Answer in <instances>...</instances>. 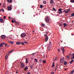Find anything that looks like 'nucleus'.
<instances>
[{
    "mask_svg": "<svg viewBox=\"0 0 74 74\" xmlns=\"http://www.w3.org/2000/svg\"><path fill=\"white\" fill-rule=\"evenodd\" d=\"M26 35V34L25 33H23L21 35V37H23V38H24V37H25Z\"/></svg>",
    "mask_w": 74,
    "mask_h": 74,
    "instance_id": "obj_2",
    "label": "nucleus"
},
{
    "mask_svg": "<svg viewBox=\"0 0 74 74\" xmlns=\"http://www.w3.org/2000/svg\"><path fill=\"white\" fill-rule=\"evenodd\" d=\"M30 67L31 69H33V65H31L30 66Z\"/></svg>",
    "mask_w": 74,
    "mask_h": 74,
    "instance_id": "obj_35",
    "label": "nucleus"
},
{
    "mask_svg": "<svg viewBox=\"0 0 74 74\" xmlns=\"http://www.w3.org/2000/svg\"><path fill=\"white\" fill-rule=\"evenodd\" d=\"M45 36V41L47 42L48 40V37L47 36V35L45 34L44 35Z\"/></svg>",
    "mask_w": 74,
    "mask_h": 74,
    "instance_id": "obj_3",
    "label": "nucleus"
},
{
    "mask_svg": "<svg viewBox=\"0 0 74 74\" xmlns=\"http://www.w3.org/2000/svg\"><path fill=\"white\" fill-rule=\"evenodd\" d=\"M45 18V22H46L47 23H48L49 22V18H48V16H46Z\"/></svg>",
    "mask_w": 74,
    "mask_h": 74,
    "instance_id": "obj_1",
    "label": "nucleus"
},
{
    "mask_svg": "<svg viewBox=\"0 0 74 74\" xmlns=\"http://www.w3.org/2000/svg\"><path fill=\"white\" fill-rule=\"evenodd\" d=\"M57 70V69H56L55 70V71H56Z\"/></svg>",
    "mask_w": 74,
    "mask_h": 74,
    "instance_id": "obj_60",
    "label": "nucleus"
},
{
    "mask_svg": "<svg viewBox=\"0 0 74 74\" xmlns=\"http://www.w3.org/2000/svg\"><path fill=\"white\" fill-rule=\"evenodd\" d=\"M10 44H14V42H13V41H11V42L10 43Z\"/></svg>",
    "mask_w": 74,
    "mask_h": 74,
    "instance_id": "obj_33",
    "label": "nucleus"
},
{
    "mask_svg": "<svg viewBox=\"0 0 74 74\" xmlns=\"http://www.w3.org/2000/svg\"><path fill=\"white\" fill-rule=\"evenodd\" d=\"M21 65L22 68H24V67L25 66V64L23 62H22L21 63Z\"/></svg>",
    "mask_w": 74,
    "mask_h": 74,
    "instance_id": "obj_7",
    "label": "nucleus"
},
{
    "mask_svg": "<svg viewBox=\"0 0 74 74\" xmlns=\"http://www.w3.org/2000/svg\"><path fill=\"white\" fill-rule=\"evenodd\" d=\"M49 45H51V42H49Z\"/></svg>",
    "mask_w": 74,
    "mask_h": 74,
    "instance_id": "obj_39",
    "label": "nucleus"
},
{
    "mask_svg": "<svg viewBox=\"0 0 74 74\" xmlns=\"http://www.w3.org/2000/svg\"><path fill=\"white\" fill-rule=\"evenodd\" d=\"M71 16H74V13H73V14H71Z\"/></svg>",
    "mask_w": 74,
    "mask_h": 74,
    "instance_id": "obj_30",
    "label": "nucleus"
},
{
    "mask_svg": "<svg viewBox=\"0 0 74 74\" xmlns=\"http://www.w3.org/2000/svg\"><path fill=\"white\" fill-rule=\"evenodd\" d=\"M73 62H74V60H71V61L70 62V63L71 64V63H73Z\"/></svg>",
    "mask_w": 74,
    "mask_h": 74,
    "instance_id": "obj_19",
    "label": "nucleus"
},
{
    "mask_svg": "<svg viewBox=\"0 0 74 74\" xmlns=\"http://www.w3.org/2000/svg\"><path fill=\"white\" fill-rule=\"evenodd\" d=\"M24 42H25V44H28V42H26L24 41Z\"/></svg>",
    "mask_w": 74,
    "mask_h": 74,
    "instance_id": "obj_38",
    "label": "nucleus"
},
{
    "mask_svg": "<svg viewBox=\"0 0 74 74\" xmlns=\"http://www.w3.org/2000/svg\"><path fill=\"white\" fill-rule=\"evenodd\" d=\"M11 41H9L8 42H9V43H10V44H11Z\"/></svg>",
    "mask_w": 74,
    "mask_h": 74,
    "instance_id": "obj_43",
    "label": "nucleus"
},
{
    "mask_svg": "<svg viewBox=\"0 0 74 74\" xmlns=\"http://www.w3.org/2000/svg\"><path fill=\"white\" fill-rule=\"evenodd\" d=\"M61 49L62 51L63 54H64V51H65L64 49V48L62 47L61 48Z\"/></svg>",
    "mask_w": 74,
    "mask_h": 74,
    "instance_id": "obj_8",
    "label": "nucleus"
},
{
    "mask_svg": "<svg viewBox=\"0 0 74 74\" xmlns=\"http://www.w3.org/2000/svg\"><path fill=\"white\" fill-rule=\"evenodd\" d=\"M61 26H62V24H60Z\"/></svg>",
    "mask_w": 74,
    "mask_h": 74,
    "instance_id": "obj_63",
    "label": "nucleus"
},
{
    "mask_svg": "<svg viewBox=\"0 0 74 74\" xmlns=\"http://www.w3.org/2000/svg\"><path fill=\"white\" fill-rule=\"evenodd\" d=\"M4 44V43H1L0 45V47H3V44Z\"/></svg>",
    "mask_w": 74,
    "mask_h": 74,
    "instance_id": "obj_14",
    "label": "nucleus"
},
{
    "mask_svg": "<svg viewBox=\"0 0 74 74\" xmlns=\"http://www.w3.org/2000/svg\"><path fill=\"white\" fill-rule=\"evenodd\" d=\"M42 60H41V59H40V60H39V62H40V63H41V62H42Z\"/></svg>",
    "mask_w": 74,
    "mask_h": 74,
    "instance_id": "obj_32",
    "label": "nucleus"
},
{
    "mask_svg": "<svg viewBox=\"0 0 74 74\" xmlns=\"http://www.w3.org/2000/svg\"><path fill=\"white\" fill-rule=\"evenodd\" d=\"M60 62L61 63H63L64 62V57H63L62 58V59L61 60Z\"/></svg>",
    "mask_w": 74,
    "mask_h": 74,
    "instance_id": "obj_5",
    "label": "nucleus"
},
{
    "mask_svg": "<svg viewBox=\"0 0 74 74\" xmlns=\"http://www.w3.org/2000/svg\"><path fill=\"white\" fill-rule=\"evenodd\" d=\"M55 69H58V66H56V67H55Z\"/></svg>",
    "mask_w": 74,
    "mask_h": 74,
    "instance_id": "obj_37",
    "label": "nucleus"
},
{
    "mask_svg": "<svg viewBox=\"0 0 74 74\" xmlns=\"http://www.w3.org/2000/svg\"><path fill=\"white\" fill-rule=\"evenodd\" d=\"M66 12V14H67V13H67V11H66V12Z\"/></svg>",
    "mask_w": 74,
    "mask_h": 74,
    "instance_id": "obj_55",
    "label": "nucleus"
},
{
    "mask_svg": "<svg viewBox=\"0 0 74 74\" xmlns=\"http://www.w3.org/2000/svg\"><path fill=\"white\" fill-rule=\"evenodd\" d=\"M41 26H42V27H44V26H45V24H42Z\"/></svg>",
    "mask_w": 74,
    "mask_h": 74,
    "instance_id": "obj_24",
    "label": "nucleus"
},
{
    "mask_svg": "<svg viewBox=\"0 0 74 74\" xmlns=\"http://www.w3.org/2000/svg\"><path fill=\"white\" fill-rule=\"evenodd\" d=\"M44 4H46V1H44L43 2Z\"/></svg>",
    "mask_w": 74,
    "mask_h": 74,
    "instance_id": "obj_29",
    "label": "nucleus"
},
{
    "mask_svg": "<svg viewBox=\"0 0 74 74\" xmlns=\"http://www.w3.org/2000/svg\"><path fill=\"white\" fill-rule=\"evenodd\" d=\"M7 59H8V56L6 55L5 56V60H7Z\"/></svg>",
    "mask_w": 74,
    "mask_h": 74,
    "instance_id": "obj_20",
    "label": "nucleus"
},
{
    "mask_svg": "<svg viewBox=\"0 0 74 74\" xmlns=\"http://www.w3.org/2000/svg\"><path fill=\"white\" fill-rule=\"evenodd\" d=\"M18 73V71H16V74H17Z\"/></svg>",
    "mask_w": 74,
    "mask_h": 74,
    "instance_id": "obj_58",
    "label": "nucleus"
},
{
    "mask_svg": "<svg viewBox=\"0 0 74 74\" xmlns=\"http://www.w3.org/2000/svg\"><path fill=\"white\" fill-rule=\"evenodd\" d=\"M2 11H3V12H4V10L3 9H2Z\"/></svg>",
    "mask_w": 74,
    "mask_h": 74,
    "instance_id": "obj_42",
    "label": "nucleus"
},
{
    "mask_svg": "<svg viewBox=\"0 0 74 74\" xmlns=\"http://www.w3.org/2000/svg\"><path fill=\"white\" fill-rule=\"evenodd\" d=\"M16 44L17 45H20L21 44V43L20 42L18 41L16 42Z\"/></svg>",
    "mask_w": 74,
    "mask_h": 74,
    "instance_id": "obj_11",
    "label": "nucleus"
},
{
    "mask_svg": "<svg viewBox=\"0 0 74 74\" xmlns=\"http://www.w3.org/2000/svg\"><path fill=\"white\" fill-rule=\"evenodd\" d=\"M67 69H66V68H65V69H64V70H67Z\"/></svg>",
    "mask_w": 74,
    "mask_h": 74,
    "instance_id": "obj_57",
    "label": "nucleus"
},
{
    "mask_svg": "<svg viewBox=\"0 0 74 74\" xmlns=\"http://www.w3.org/2000/svg\"><path fill=\"white\" fill-rule=\"evenodd\" d=\"M27 74H30V72H28Z\"/></svg>",
    "mask_w": 74,
    "mask_h": 74,
    "instance_id": "obj_49",
    "label": "nucleus"
},
{
    "mask_svg": "<svg viewBox=\"0 0 74 74\" xmlns=\"http://www.w3.org/2000/svg\"><path fill=\"white\" fill-rule=\"evenodd\" d=\"M3 19L2 18H1L0 19V22H3Z\"/></svg>",
    "mask_w": 74,
    "mask_h": 74,
    "instance_id": "obj_17",
    "label": "nucleus"
},
{
    "mask_svg": "<svg viewBox=\"0 0 74 74\" xmlns=\"http://www.w3.org/2000/svg\"><path fill=\"white\" fill-rule=\"evenodd\" d=\"M71 59H73V57H71Z\"/></svg>",
    "mask_w": 74,
    "mask_h": 74,
    "instance_id": "obj_61",
    "label": "nucleus"
},
{
    "mask_svg": "<svg viewBox=\"0 0 74 74\" xmlns=\"http://www.w3.org/2000/svg\"><path fill=\"white\" fill-rule=\"evenodd\" d=\"M14 50H12L11 51L12 52V51H13Z\"/></svg>",
    "mask_w": 74,
    "mask_h": 74,
    "instance_id": "obj_59",
    "label": "nucleus"
},
{
    "mask_svg": "<svg viewBox=\"0 0 74 74\" xmlns=\"http://www.w3.org/2000/svg\"><path fill=\"white\" fill-rule=\"evenodd\" d=\"M34 60H35V62H38V60H37V59L36 58Z\"/></svg>",
    "mask_w": 74,
    "mask_h": 74,
    "instance_id": "obj_28",
    "label": "nucleus"
},
{
    "mask_svg": "<svg viewBox=\"0 0 74 74\" xmlns=\"http://www.w3.org/2000/svg\"><path fill=\"white\" fill-rule=\"evenodd\" d=\"M43 63H46V61L45 60H43Z\"/></svg>",
    "mask_w": 74,
    "mask_h": 74,
    "instance_id": "obj_31",
    "label": "nucleus"
},
{
    "mask_svg": "<svg viewBox=\"0 0 74 74\" xmlns=\"http://www.w3.org/2000/svg\"><path fill=\"white\" fill-rule=\"evenodd\" d=\"M63 12H66V10H64Z\"/></svg>",
    "mask_w": 74,
    "mask_h": 74,
    "instance_id": "obj_51",
    "label": "nucleus"
},
{
    "mask_svg": "<svg viewBox=\"0 0 74 74\" xmlns=\"http://www.w3.org/2000/svg\"><path fill=\"white\" fill-rule=\"evenodd\" d=\"M50 3L51 4H53L54 3V2L53 0H51L50 1Z\"/></svg>",
    "mask_w": 74,
    "mask_h": 74,
    "instance_id": "obj_10",
    "label": "nucleus"
},
{
    "mask_svg": "<svg viewBox=\"0 0 74 74\" xmlns=\"http://www.w3.org/2000/svg\"><path fill=\"white\" fill-rule=\"evenodd\" d=\"M1 38H2V39H3V40H4V39H5V36L3 35L1 36Z\"/></svg>",
    "mask_w": 74,
    "mask_h": 74,
    "instance_id": "obj_9",
    "label": "nucleus"
},
{
    "mask_svg": "<svg viewBox=\"0 0 74 74\" xmlns=\"http://www.w3.org/2000/svg\"><path fill=\"white\" fill-rule=\"evenodd\" d=\"M12 52L11 51H9V53H11Z\"/></svg>",
    "mask_w": 74,
    "mask_h": 74,
    "instance_id": "obj_50",
    "label": "nucleus"
},
{
    "mask_svg": "<svg viewBox=\"0 0 74 74\" xmlns=\"http://www.w3.org/2000/svg\"><path fill=\"white\" fill-rule=\"evenodd\" d=\"M4 44L5 45V47H6V46H7V44L6 43H4Z\"/></svg>",
    "mask_w": 74,
    "mask_h": 74,
    "instance_id": "obj_40",
    "label": "nucleus"
},
{
    "mask_svg": "<svg viewBox=\"0 0 74 74\" xmlns=\"http://www.w3.org/2000/svg\"><path fill=\"white\" fill-rule=\"evenodd\" d=\"M26 61L25 62L26 63H28V61H27V58H26Z\"/></svg>",
    "mask_w": 74,
    "mask_h": 74,
    "instance_id": "obj_18",
    "label": "nucleus"
},
{
    "mask_svg": "<svg viewBox=\"0 0 74 74\" xmlns=\"http://www.w3.org/2000/svg\"><path fill=\"white\" fill-rule=\"evenodd\" d=\"M71 3H74V0H71V1H70Z\"/></svg>",
    "mask_w": 74,
    "mask_h": 74,
    "instance_id": "obj_27",
    "label": "nucleus"
},
{
    "mask_svg": "<svg viewBox=\"0 0 74 74\" xmlns=\"http://www.w3.org/2000/svg\"><path fill=\"white\" fill-rule=\"evenodd\" d=\"M21 44L22 45H25V44L23 43V42L21 43Z\"/></svg>",
    "mask_w": 74,
    "mask_h": 74,
    "instance_id": "obj_45",
    "label": "nucleus"
},
{
    "mask_svg": "<svg viewBox=\"0 0 74 74\" xmlns=\"http://www.w3.org/2000/svg\"><path fill=\"white\" fill-rule=\"evenodd\" d=\"M58 51H60V49H58Z\"/></svg>",
    "mask_w": 74,
    "mask_h": 74,
    "instance_id": "obj_53",
    "label": "nucleus"
},
{
    "mask_svg": "<svg viewBox=\"0 0 74 74\" xmlns=\"http://www.w3.org/2000/svg\"><path fill=\"white\" fill-rule=\"evenodd\" d=\"M54 60H57V58H56V59H54Z\"/></svg>",
    "mask_w": 74,
    "mask_h": 74,
    "instance_id": "obj_52",
    "label": "nucleus"
},
{
    "mask_svg": "<svg viewBox=\"0 0 74 74\" xmlns=\"http://www.w3.org/2000/svg\"><path fill=\"white\" fill-rule=\"evenodd\" d=\"M46 34H48V32H46Z\"/></svg>",
    "mask_w": 74,
    "mask_h": 74,
    "instance_id": "obj_56",
    "label": "nucleus"
},
{
    "mask_svg": "<svg viewBox=\"0 0 74 74\" xmlns=\"http://www.w3.org/2000/svg\"><path fill=\"white\" fill-rule=\"evenodd\" d=\"M55 66V64H52V67H53Z\"/></svg>",
    "mask_w": 74,
    "mask_h": 74,
    "instance_id": "obj_41",
    "label": "nucleus"
},
{
    "mask_svg": "<svg viewBox=\"0 0 74 74\" xmlns=\"http://www.w3.org/2000/svg\"><path fill=\"white\" fill-rule=\"evenodd\" d=\"M2 10L1 9H0V11H2Z\"/></svg>",
    "mask_w": 74,
    "mask_h": 74,
    "instance_id": "obj_62",
    "label": "nucleus"
},
{
    "mask_svg": "<svg viewBox=\"0 0 74 74\" xmlns=\"http://www.w3.org/2000/svg\"><path fill=\"white\" fill-rule=\"evenodd\" d=\"M53 11H56V9L54 8H53Z\"/></svg>",
    "mask_w": 74,
    "mask_h": 74,
    "instance_id": "obj_21",
    "label": "nucleus"
},
{
    "mask_svg": "<svg viewBox=\"0 0 74 74\" xmlns=\"http://www.w3.org/2000/svg\"><path fill=\"white\" fill-rule=\"evenodd\" d=\"M54 63H55V62H53V63L52 64H53H53H54Z\"/></svg>",
    "mask_w": 74,
    "mask_h": 74,
    "instance_id": "obj_54",
    "label": "nucleus"
},
{
    "mask_svg": "<svg viewBox=\"0 0 74 74\" xmlns=\"http://www.w3.org/2000/svg\"><path fill=\"white\" fill-rule=\"evenodd\" d=\"M28 69V67L27 66H26L25 68L24 69V70L25 71H26L27 70V69Z\"/></svg>",
    "mask_w": 74,
    "mask_h": 74,
    "instance_id": "obj_15",
    "label": "nucleus"
},
{
    "mask_svg": "<svg viewBox=\"0 0 74 74\" xmlns=\"http://www.w3.org/2000/svg\"><path fill=\"white\" fill-rule=\"evenodd\" d=\"M51 74H54V72H52Z\"/></svg>",
    "mask_w": 74,
    "mask_h": 74,
    "instance_id": "obj_46",
    "label": "nucleus"
},
{
    "mask_svg": "<svg viewBox=\"0 0 74 74\" xmlns=\"http://www.w3.org/2000/svg\"><path fill=\"white\" fill-rule=\"evenodd\" d=\"M69 56H72V54L71 53H69Z\"/></svg>",
    "mask_w": 74,
    "mask_h": 74,
    "instance_id": "obj_34",
    "label": "nucleus"
},
{
    "mask_svg": "<svg viewBox=\"0 0 74 74\" xmlns=\"http://www.w3.org/2000/svg\"><path fill=\"white\" fill-rule=\"evenodd\" d=\"M70 11V8L69 9H68L67 10V13H68Z\"/></svg>",
    "mask_w": 74,
    "mask_h": 74,
    "instance_id": "obj_26",
    "label": "nucleus"
},
{
    "mask_svg": "<svg viewBox=\"0 0 74 74\" xmlns=\"http://www.w3.org/2000/svg\"><path fill=\"white\" fill-rule=\"evenodd\" d=\"M12 23H14V20H12Z\"/></svg>",
    "mask_w": 74,
    "mask_h": 74,
    "instance_id": "obj_44",
    "label": "nucleus"
},
{
    "mask_svg": "<svg viewBox=\"0 0 74 74\" xmlns=\"http://www.w3.org/2000/svg\"><path fill=\"white\" fill-rule=\"evenodd\" d=\"M43 7V6L42 5H40V8H42Z\"/></svg>",
    "mask_w": 74,
    "mask_h": 74,
    "instance_id": "obj_23",
    "label": "nucleus"
},
{
    "mask_svg": "<svg viewBox=\"0 0 74 74\" xmlns=\"http://www.w3.org/2000/svg\"><path fill=\"white\" fill-rule=\"evenodd\" d=\"M63 26H64V27H66L67 26V24H66V23H64L63 24Z\"/></svg>",
    "mask_w": 74,
    "mask_h": 74,
    "instance_id": "obj_13",
    "label": "nucleus"
},
{
    "mask_svg": "<svg viewBox=\"0 0 74 74\" xmlns=\"http://www.w3.org/2000/svg\"><path fill=\"white\" fill-rule=\"evenodd\" d=\"M62 10H62V9L61 8L59 9L58 13H59V14H60L61 13H63V11H62Z\"/></svg>",
    "mask_w": 74,
    "mask_h": 74,
    "instance_id": "obj_4",
    "label": "nucleus"
},
{
    "mask_svg": "<svg viewBox=\"0 0 74 74\" xmlns=\"http://www.w3.org/2000/svg\"><path fill=\"white\" fill-rule=\"evenodd\" d=\"M5 18H6V16H4V19H5Z\"/></svg>",
    "mask_w": 74,
    "mask_h": 74,
    "instance_id": "obj_48",
    "label": "nucleus"
},
{
    "mask_svg": "<svg viewBox=\"0 0 74 74\" xmlns=\"http://www.w3.org/2000/svg\"><path fill=\"white\" fill-rule=\"evenodd\" d=\"M64 65H67V62L66 61H65L64 63Z\"/></svg>",
    "mask_w": 74,
    "mask_h": 74,
    "instance_id": "obj_16",
    "label": "nucleus"
},
{
    "mask_svg": "<svg viewBox=\"0 0 74 74\" xmlns=\"http://www.w3.org/2000/svg\"><path fill=\"white\" fill-rule=\"evenodd\" d=\"M66 58L67 59H70V57H69V56H66Z\"/></svg>",
    "mask_w": 74,
    "mask_h": 74,
    "instance_id": "obj_25",
    "label": "nucleus"
},
{
    "mask_svg": "<svg viewBox=\"0 0 74 74\" xmlns=\"http://www.w3.org/2000/svg\"><path fill=\"white\" fill-rule=\"evenodd\" d=\"M74 69L72 70V71L71 72V73L72 74H73V73H74Z\"/></svg>",
    "mask_w": 74,
    "mask_h": 74,
    "instance_id": "obj_22",
    "label": "nucleus"
},
{
    "mask_svg": "<svg viewBox=\"0 0 74 74\" xmlns=\"http://www.w3.org/2000/svg\"><path fill=\"white\" fill-rule=\"evenodd\" d=\"M23 14H24V13L23 12Z\"/></svg>",
    "mask_w": 74,
    "mask_h": 74,
    "instance_id": "obj_64",
    "label": "nucleus"
},
{
    "mask_svg": "<svg viewBox=\"0 0 74 74\" xmlns=\"http://www.w3.org/2000/svg\"><path fill=\"white\" fill-rule=\"evenodd\" d=\"M7 1L8 3H12V0H8Z\"/></svg>",
    "mask_w": 74,
    "mask_h": 74,
    "instance_id": "obj_12",
    "label": "nucleus"
},
{
    "mask_svg": "<svg viewBox=\"0 0 74 74\" xmlns=\"http://www.w3.org/2000/svg\"><path fill=\"white\" fill-rule=\"evenodd\" d=\"M14 22H15V23H16V21L15 20H14Z\"/></svg>",
    "mask_w": 74,
    "mask_h": 74,
    "instance_id": "obj_47",
    "label": "nucleus"
},
{
    "mask_svg": "<svg viewBox=\"0 0 74 74\" xmlns=\"http://www.w3.org/2000/svg\"><path fill=\"white\" fill-rule=\"evenodd\" d=\"M36 53H33L32 54V55H33V56H34V54H36Z\"/></svg>",
    "mask_w": 74,
    "mask_h": 74,
    "instance_id": "obj_36",
    "label": "nucleus"
},
{
    "mask_svg": "<svg viewBox=\"0 0 74 74\" xmlns=\"http://www.w3.org/2000/svg\"><path fill=\"white\" fill-rule=\"evenodd\" d=\"M8 11H11L12 10V8L10 6H8Z\"/></svg>",
    "mask_w": 74,
    "mask_h": 74,
    "instance_id": "obj_6",
    "label": "nucleus"
}]
</instances>
